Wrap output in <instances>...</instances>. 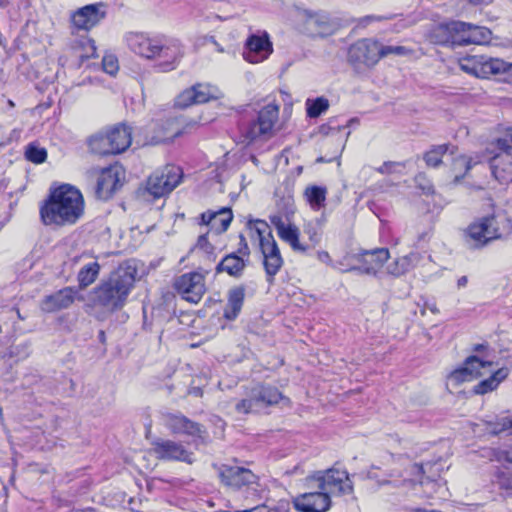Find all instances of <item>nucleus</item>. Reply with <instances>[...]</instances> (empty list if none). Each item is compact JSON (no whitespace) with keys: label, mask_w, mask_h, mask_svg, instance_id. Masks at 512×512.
Listing matches in <instances>:
<instances>
[{"label":"nucleus","mask_w":512,"mask_h":512,"mask_svg":"<svg viewBox=\"0 0 512 512\" xmlns=\"http://www.w3.org/2000/svg\"><path fill=\"white\" fill-rule=\"evenodd\" d=\"M114 154L127 150L132 143L131 127L125 124H118L107 129Z\"/></svg>","instance_id":"28"},{"label":"nucleus","mask_w":512,"mask_h":512,"mask_svg":"<svg viewBox=\"0 0 512 512\" xmlns=\"http://www.w3.org/2000/svg\"><path fill=\"white\" fill-rule=\"evenodd\" d=\"M496 145L500 150L508 151L512 147V128L506 134L497 139Z\"/></svg>","instance_id":"47"},{"label":"nucleus","mask_w":512,"mask_h":512,"mask_svg":"<svg viewBox=\"0 0 512 512\" xmlns=\"http://www.w3.org/2000/svg\"><path fill=\"white\" fill-rule=\"evenodd\" d=\"M303 22L306 32L313 37H324L333 31L328 15L322 12L304 11Z\"/></svg>","instance_id":"24"},{"label":"nucleus","mask_w":512,"mask_h":512,"mask_svg":"<svg viewBox=\"0 0 512 512\" xmlns=\"http://www.w3.org/2000/svg\"><path fill=\"white\" fill-rule=\"evenodd\" d=\"M8 106L13 108L15 106L14 102L12 100H8Z\"/></svg>","instance_id":"60"},{"label":"nucleus","mask_w":512,"mask_h":512,"mask_svg":"<svg viewBox=\"0 0 512 512\" xmlns=\"http://www.w3.org/2000/svg\"><path fill=\"white\" fill-rule=\"evenodd\" d=\"M401 166L400 163L397 162H385L382 166H380L377 171L381 174H388L395 171V167Z\"/></svg>","instance_id":"50"},{"label":"nucleus","mask_w":512,"mask_h":512,"mask_svg":"<svg viewBox=\"0 0 512 512\" xmlns=\"http://www.w3.org/2000/svg\"><path fill=\"white\" fill-rule=\"evenodd\" d=\"M88 145L93 153L99 155L114 154L107 130L91 136Z\"/></svg>","instance_id":"37"},{"label":"nucleus","mask_w":512,"mask_h":512,"mask_svg":"<svg viewBox=\"0 0 512 512\" xmlns=\"http://www.w3.org/2000/svg\"><path fill=\"white\" fill-rule=\"evenodd\" d=\"M502 80L508 83H512V63H507L503 61V66L501 67Z\"/></svg>","instance_id":"49"},{"label":"nucleus","mask_w":512,"mask_h":512,"mask_svg":"<svg viewBox=\"0 0 512 512\" xmlns=\"http://www.w3.org/2000/svg\"><path fill=\"white\" fill-rule=\"evenodd\" d=\"M497 459H498V461H505L508 463H512V450L511 451H507V450L499 451L498 455H497Z\"/></svg>","instance_id":"51"},{"label":"nucleus","mask_w":512,"mask_h":512,"mask_svg":"<svg viewBox=\"0 0 512 512\" xmlns=\"http://www.w3.org/2000/svg\"><path fill=\"white\" fill-rule=\"evenodd\" d=\"M162 424L172 433L193 438H204V427L181 413L166 412L161 415Z\"/></svg>","instance_id":"14"},{"label":"nucleus","mask_w":512,"mask_h":512,"mask_svg":"<svg viewBox=\"0 0 512 512\" xmlns=\"http://www.w3.org/2000/svg\"><path fill=\"white\" fill-rule=\"evenodd\" d=\"M493 363L481 360L478 356L468 357L463 366L455 369L448 375V383L458 386L463 382L472 381L491 372Z\"/></svg>","instance_id":"13"},{"label":"nucleus","mask_w":512,"mask_h":512,"mask_svg":"<svg viewBox=\"0 0 512 512\" xmlns=\"http://www.w3.org/2000/svg\"><path fill=\"white\" fill-rule=\"evenodd\" d=\"M450 29L458 33L459 45L485 44L490 41L491 32L486 27L476 26L465 22L452 21Z\"/></svg>","instance_id":"19"},{"label":"nucleus","mask_w":512,"mask_h":512,"mask_svg":"<svg viewBox=\"0 0 512 512\" xmlns=\"http://www.w3.org/2000/svg\"><path fill=\"white\" fill-rule=\"evenodd\" d=\"M508 376V369L507 368H499L498 370L494 371L493 374L487 378L479 382L474 387V393L483 395L488 392H491L495 390L498 385L506 379Z\"/></svg>","instance_id":"35"},{"label":"nucleus","mask_w":512,"mask_h":512,"mask_svg":"<svg viewBox=\"0 0 512 512\" xmlns=\"http://www.w3.org/2000/svg\"><path fill=\"white\" fill-rule=\"evenodd\" d=\"M456 151L457 148L449 144L436 145L424 154L423 159L427 166L436 168L442 163L444 156H453Z\"/></svg>","instance_id":"32"},{"label":"nucleus","mask_w":512,"mask_h":512,"mask_svg":"<svg viewBox=\"0 0 512 512\" xmlns=\"http://www.w3.org/2000/svg\"><path fill=\"white\" fill-rule=\"evenodd\" d=\"M102 67L107 74L115 75L119 69L117 57L112 54L105 55L102 60Z\"/></svg>","instance_id":"44"},{"label":"nucleus","mask_w":512,"mask_h":512,"mask_svg":"<svg viewBox=\"0 0 512 512\" xmlns=\"http://www.w3.org/2000/svg\"><path fill=\"white\" fill-rule=\"evenodd\" d=\"M467 282H468V280H467V277H466V276H462V277H460V278L458 279V282H457L458 287H464V286H466Z\"/></svg>","instance_id":"55"},{"label":"nucleus","mask_w":512,"mask_h":512,"mask_svg":"<svg viewBox=\"0 0 512 512\" xmlns=\"http://www.w3.org/2000/svg\"><path fill=\"white\" fill-rule=\"evenodd\" d=\"M126 42L134 53L146 59L158 60V65L163 71L174 70L184 54L183 46L175 39L131 32L126 35Z\"/></svg>","instance_id":"2"},{"label":"nucleus","mask_w":512,"mask_h":512,"mask_svg":"<svg viewBox=\"0 0 512 512\" xmlns=\"http://www.w3.org/2000/svg\"><path fill=\"white\" fill-rule=\"evenodd\" d=\"M311 240H314L315 242L318 241V239L314 238V237H311Z\"/></svg>","instance_id":"61"},{"label":"nucleus","mask_w":512,"mask_h":512,"mask_svg":"<svg viewBox=\"0 0 512 512\" xmlns=\"http://www.w3.org/2000/svg\"><path fill=\"white\" fill-rule=\"evenodd\" d=\"M251 238L258 240L259 248L263 257V266L266 279L273 284L275 275L284 264L278 244L272 234L267 222L263 220H250L247 224Z\"/></svg>","instance_id":"4"},{"label":"nucleus","mask_w":512,"mask_h":512,"mask_svg":"<svg viewBox=\"0 0 512 512\" xmlns=\"http://www.w3.org/2000/svg\"><path fill=\"white\" fill-rule=\"evenodd\" d=\"M192 90L194 93V98H195L196 104L205 103L213 97V94L211 93V89L207 85L197 84V85L192 86Z\"/></svg>","instance_id":"41"},{"label":"nucleus","mask_w":512,"mask_h":512,"mask_svg":"<svg viewBox=\"0 0 512 512\" xmlns=\"http://www.w3.org/2000/svg\"><path fill=\"white\" fill-rule=\"evenodd\" d=\"M273 52V46L268 34L262 36L252 35L246 41V48L243 57L249 63H260L266 60Z\"/></svg>","instance_id":"20"},{"label":"nucleus","mask_w":512,"mask_h":512,"mask_svg":"<svg viewBox=\"0 0 512 512\" xmlns=\"http://www.w3.org/2000/svg\"><path fill=\"white\" fill-rule=\"evenodd\" d=\"M317 258L319 261L323 262V263H326L328 265H332V260H331V257L329 255V253L327 251H319L317 253Z\"/></svg>","instance_id":"52"},{"label":"nucleus","mask_w":512,"mask_h":512,"mask_svg":"<svg viewBox=\"0 0 512 512\" xmlns=\"http://www.w3.org/2000/svg\"><path fill=\"white\" fill-rule=\"evenodd\" d=\"M212 41L215 44L217 51L222 53L224 49L214 39H212Z\"/></svg>","instance_id":"59"},{"label":"nucleus","mask_w":512,"mask_h":512,"mask_svg":"<svg viewBox=\"0 0 512 512\" xmlns=\"http://www.w3.org/2000/svg\"><path fill=\"white\" fill-rule=\"evenodd\" d=\"M412 470L417 472L418 474H421L422 473V467L418 464H414L411 466Z\"/></svg>","instance_id":"56"},{"label":"nucleus","mask_w":512,"mask_h":512,"mask_svg":"<svg viewBox=\"0 0 512 512\" xmlns=\"http://www.w3.org/2000/svg\"><path fill=\"white\" fill-rule=\"evenodd\" d=\"M245 297L243 287H235L228 292V301L224 309V317L234 320L240 313Z\"/></svg>","instance_id":"30"},{"label":"nucleus","mask_w":512,"mask_h":512,"mask_svg":"<svg viewBox=\"0 0 512 512\" xmlns=\"http://www.w3.org/2000/svg\"><path fill=\"white\" fill-rule=\"evenodd\" d=\"M100 272V265L94 261L83 266L77 276L79 287L84 289L95 282Z\"/></svg>","instance_id":"38"},{"label":"nucleus","mask_w":512,"mask_h":512,"mask_svg":"<svg viewBox=\"0 0 512 512\" xmlns=\"http://www.w3.org/2000/svg\"><path fill=\"white\" fill-rule=\"evenodd\" d=\"M219 477L224 485L232 488H240L256 481V476L251 470L239 466H220Z\"/></svg>","instance_id":"22"},{"label":"nucleus","mask_w":512,"mask_h":512,"mask_svg":"<svg viewBox=\"0 0 512 512\" xmlns=\"http://www.w3.org/2000/svg\"><path fill=\"white\" fill-rule=\"evenodd\" d=\"M151 452L159 460L180 461L188 464L194 461L193 453L187 450L182 443L169 439L154 440Z\"/></svg>","instance_id":"15"},{"label":"nucleus","mask_w":512,"mask_h":512,"mask_svg":"<svg viewBox=\"0 0 512 512\" xmlns=\"http://www.w3.org/2000/svg\"><path fill=\"white\" fill-rule=\"evenodd\" d=\"M415 181L419 188L425 193L430 194L433 192V186L430 184V182L426 179V177L423 174H419L416 176Z\"/></svg>","instance_id":"48"},{"label":"nucleus","mask_w":512,"mask_h":512,"mask_svg":"<svg viewBox=\"0 0 512 512\" xmlns=\"http://www.w3.org/2000/svg\"><path fill=\"white\" fill-rule=\"evenodd\" d=\"M96 178V196L99 199L107 200L122 185L124 170L120 165H110L105 168H94L90 171Z\"/></svg>","instance_id":"10"},{"label":"nucleus","mask_w":512,"mask_h":512,"mask_svg":"<svg viewBox=\"0 0 512 512\" xmlns=\"http://www.w3.org/2000/svg\"><path fill=\"white\" fill-rule=\"evenodd\" d=\"M246 264L245 261L236 254H229L217 265V272H226L230 276H241Z\"/></svg>","instance_id":"34"},{"label":"nucleus","mask_w":512,"mask_h":512,"mask_svg":"<svg viewBox=\"0 0 512 512\" xmlns=\"http://www.w3.org/2000/svg\"><path fill=\"white\" fill-rule=\"evenodd\" d=\"M307 116L310 118H317L322 113L326 112L329 108V101L325 97H318L316 99H307L306 103Z\"/></svg>","instance_id":"39"},{"label":"nucleus","mask_w":512,"mask_h":512,"mask_svg":"<svg viewBox=\"0 0 512 512\" xmlns=\"http://www.w3.org/2000/svg\"><path fill=\"white\" fill-rule=\"evenodd\" d=\"M294 508L299 512H327L332 505L328 493L319 488H307V491L292 499Z\"/></svg>","instance_id":"16"},{"label":"nucleus","mask_w":512,"mask_h":512,"mask_svg":"<svg viewBox=\"0 0 512 512\" xmlns=\"http://www.w3.org/2000/svg\"><path fill=\"white\" fill-rule=\"evenodd\" d=\"M425 309H429L434 314L438 313V309L435 303H425Z\"/></svg>","instance_id":"54"},{"label":"nucleus","mask_w":512,"mask_h":512,"mask_svg":"<svg viewBox=\"0 0 512 512\" xmlns=\"http://www.w3.org/2000/svg\"><path fill=\"white\" fill-rule=\"evenodd\" d=\"M182 175L180 167L167 165L148 178L146 190L154 198L163 197L180 184Z\"/></svg>","instance_id":"9"},{"label":"nucleus","mask_w":512,"mask_h":512,"mask_svg":"<svg viewBox=\"0 0 512 512\" xmlns=\"http://www.w3.org/2000/svg\"><path fill=\"white\" fill-rule=\"evenodd\" d=\"M303 197L313 211H320L326 205L327 188L325 186L308 185L303 191Z\"/></svg>","instance_id":"29"},{"label":"nucleus","mask_w":512,"mask_h":512,"mask_svg":"<svg viewBox=\"0 0 512 512\" xmlns=\"http://www.w3.org/2000/svg\"><path fill=\"white\" fill-rule=\"evenodd\" d=\"M232 219V211L229 208H222L218 211H206L201 214V223L208 226L210 231L215 234L225 232Z\"/></svg>","instance_id":"26"},{"label":"nucleus","mask_w":512,"mask_h":512,"mask_svg":"<svg viewBox=\"0 0 512 512\" xmlns=\"http://www.w3.org/2000/svg\"><path fill=\"white\" fill-rule=\"evenodd\" d=\"M484 349H486V345H484V344H478L474 347V351H476V352H480Z\"/></svg>","instance_id":"57"},{"label":"nucleus","mask_w":512,"mask_h":512,"mask_svg":"<svg viewBox=\"0 0 512 512\" xmlns=\"http://www.w3.org/2000/svg\"><path fill=\"white\" fill-rule=\"evenodd\" d=\"M419 260L418 254L410 253L408 255L396 258L386 266L385 272L393 277H400L406 274Z\"/></svg>","instance_id":"31"},{"label":"nucleus","mask_w":512,"mask_h":512,"mask_svg":"<svg viewBox=\"0 0 512 512\" xmlns=\"http://www.w3.org/2000/svg\"><path fill=\"white\" fill-rule=\"evenodd\" d=\"M281 400L285 398L277 388L258 384L250 389L246 398L236 403L235 410L239 414L257 413Z\"/></svg>","instance_id":"8"},{"label":"nucleus","mask_w":512,"mask_h":512,"mask_svg":"<svg viewBox=\"0 0 512 512\" xmlns=\"http://www.w3.org/2000/svg\"><path fill=\"white\" fill-rule=\"evenodd\" d=\"M459 66L464 72L478 78H488L500 75L503 60L485 55H470L459 60Z\"/></svg>","instance_id":"11"},{"label":"nucleus","mask_w":512,"mask_h":512,"mask_svg":"<svg viewBox=\"0 0 512 512\" xmlns=\"http://www.w3.org/2000/svg\"><path fill=\"white\" fill-rule=\"evenodd\" d=\"M137 268L132 261L123 262L110 273L107 279L93 291L95 305L106 311L114 312L124 307L128 296L134 288Z\"/></svg>","instance_id":"1"},{"label":"nucleus","mask_w":512,"mask_h":512,"mask_svg":"<svg viewBox=\"0 0 512 512\" xmlns=\"http://www.w3.org/2000/svg\"><path fill=\"white\" fill-rule=\"evenodd\" d=\"M380 43L373 39H360L349 47L348 60L355 66L373 67L382 58Z\"/></svg>","instance_id":"12"},{"label":"nucleus","mask_w":512,"mask_h":512,"mask_svg":"<svg viewBox=\"0 0 512 512\" xmlns=\"http://www.w3.org/2000/svg\"><path fill=\"white\" fill-rule=\"evenodd\" d=\"M173 124H174V122H172V121L167 122V124H166L167 127H163L161 129V133H159L158 135H156L152 138V142L157 144V143L165 142L168 140H172L175 137L179 136L180 131L178 129L175 131L170 129V127L173 126Z\"/></svg>","instance_id":"42"},{"label":"nucleus","mask_w":512,"mask_h":512,"mask_svg":"<svg viewBox=\"0 0 512 512\" xmlns=\"http://www.w3.org/2000/svg\"><path fill=\"white\" fill-rule=\"evenodd\" d=\"M205 241H206V236L205 235H201L198 238V245L202 246Z\"/></svg>","instance_id":"58"},{"label":"nucleus","mask_w":512,"mask_h":512,"mask_svg":"<svg viewBox=\"0 0 512 512\" xmlns=\"http://www.w3.org/2000/svg\"><path fill=\"white\" fill-rule=\"evenodd\" d=\"M389 257L390 253L386 248L365 250L358 255V261L361 263V266L351 268L350 270H358L368 275H376Z\"/></svg>","instance_id":"21"},{"label":"nucleus","mask_w":512,"mask_h":512,"mask_svg":"<svg viewBox=\"0 0 512 512\" xmlns=\"http://www.w3.org/2000/svg\"><path fill=\"white\" fill-rule=\"evenodd\" d=\"M470 3H476L475 0H468Z\"/></svg>","instance_id":"62"},{"label":"nucleus","mask_w":512,"mask_h":512,"mask_svg":"<svg viewBox=\"0 0 512 512\" xmlns=\"http://www.w3.org/2000/svg\"><path fill=\"white\" fill-rule=\"evenodd\" d=\"M270 220L276 228L278 236L289 244L293 251L305 252L307 250V247L299 240L300 230L296 225L286 222L281 216L277 215L272 216Z\"/></svg>","instance_id":"23"},{"label":"nucleus","mask_w":512,"mask_h":512,"mask_svg":"<svg viewBox=\"0 0 512 512\" xmlns=\"http://www.w3.org/2000/svg\"><path fill=\"white\" fill-rule=\"evenodd\" d=\"M177 106L186 108L196 104L192 87L184 90L176 99Z\"/></svg>","instance_id":"45"},{"label":"nucleus","mask_w":512,"mask_h":512,"mask_svg":"<svg viewBox=\"0 0 512 512\" xmlns=\"http://www.w3.org/2000/svg\"><path fill=\"white\" fill-rule=\"evenodd\" d=\"M450 157L452 160L451 174L455 183H458L461 179H463L468 171L472 168L473 164L478 162H473L471 157L463 154L456 155L455 153Z\"/></svg>","instance_id":"33"},{"label":"nucleus","mask_w":512,"mask_h":512,"mask_svg":"<svg viewBox=\"0 0 512 512\" xmlns=\"http://www.w3.org/2000/svg\"><path fill=\"white\" fill-rule=\"evenodd\" d=\"M491 170L495 179L501 184L512 183V154L501 150L491 159Z\"/></svg>","instance_id":"27"},{"label":"nucleus","mask_w":512,"mask_h":512,"mask_svg":"<svg viewBox=\"0 0 512 512\" xmlns=\"http://www.w3.org/2000/svg\"><path fill=\"white\" fill-rule=\"evenodd\" d=\"M237 512H279V511H277L275 509H270L267 506L262 505V506L254 507L252 509L242 510V511H237Z\"/></svg>","instance_id":"53"},{"label":"nucleus","mask_w":512,"mask_h":512,"mask_svg":"<svg viewBox=\"0 0 512 512\" xmlns=\"http://www.w3.org/2000/svg\"><path fill=\"white\" fill-rule=\"evenodd\" d=\"M27 160L35 164L43 163L47 158V151L45 148L39 147L35 144H29L25 151Z\"/></svg>","instance_id":"40"},{"label":"nucleus","mask_w":512,"mask_h":512,"mask_svg":"<svg viewBox=\"0 0 512 512\" xmlns=\"http://www.w3.org/2000/svg\"><path fill=\"white\" fill-rule=\"evenodd\" d=\"M278 121L279 106L274 103L264 106L243 133L247 144L272 138L277 131Z\"/></svg>","instance_id":"7"},{"label":"nucleus","mask_w":512,"mask_h":512,"mask_svg":"<svg viewBox=\"0 0 512 512\" xmlns=\"http://www.w3.org/2000/svg\"><path fill=\"white\" fill-rule=\"evenodd\" d=\"M83 211L84 200L80 191L70 185H62L51 193L40 214L44 224L63 226L74 224Z\"/></svg>","instance_id":"3"},{"label":"nucleus","mask_w":512,"mask_h":512,"mask_svg":"<svg viewBox=\"0 0 512 512\" xmlns=\"http://www.w3.org/2000/svg\"><path fill=\"white\" fill-rule=\"evenodd\" d=\"M451 22L438 25L431 33V41L436 44L459 45L458 33L450 29Z\"/></svg>","instance_id":"36"},{"label":"nucleus","mask_w":512,"mask_h":512,"mask_svg":"<svg viewBox=\"0 0 512 512\" xmlns=\"http://www.w3.org/2000/svg\"><path fill=\"white\" fill-rule=\"evenodd\" d=\"M511 233L512 220L506 213L497 212L472 222L466 230V238L473 247L479 248Z\"/></svg>","instance_id":"5"},{"label":"nucleus","mask_w":512,"mask_h":512,"mask_svg":"<svg viewBox=\"0 0 512 512\" xmlns=\"http://www.w3.org/2000/svg\"><path fill=\"white\" fill-rule=\"evenodd\" d=\"M380 50L382 57H385L389 54H395L399 56L410 54V50L404 46H383L380 43Z\"/></svg>","instance_id":"46"},{"label":"nucleus","mask_w":512,"mask_h":512,"mask_svg":"<svg viewBox=\"0 0 512 512\" xmlns=\"http://www.w3.org/2000/svg\"><path fill=\"white\" fill-rule=\"evenodd\" d=\"M174 287L184 300L195 304L202 299L206 291L204 276L198 272L181 275L176 279Z\"/></svg>","instance_id":"17"},{"label":"nucleus","mask_w":512,"mask_h":512,"mask_svg":"<svg viewBox=\"0 0 512 512\" xmlns=\"http://www.w3.org/2000/svg\"><path fill=\"white\" fill-rule=\"evenodd\" d=\"M306 488H319L332 495L343 496L353 493V483L346 470L330 468L319 471L305 479Z\"/></svg>","instance_id":"6"},{"label":"nucleus","mask_w":512,"mask_h":512,"mask_svg":"<svg viewBox=\"0 0 512 512\" xmlns=\"http://www.w3.org/2000/svg\"><path fill=\"white\" fill-rule=\"evenodd\" d=\"M76 290L72 287H65L51 295L46 296L40 304L42 311L53 313L70 307L75 300Z\"/></svg>","instance_id":"25"},{"label":"nucleus","mask_w":512,"mask_h":512,"mask_svg":"<svg viewBox=\"0 0 512 512\" xmlns=\"http://www.w3.org/2000/svg\"><path fill=\"white\" fill-rule=\"evenodd\" d=\"M512 428V419L508 416L497 419L488 424V429L492 434H499Z\"/></svg>","instance_id":"43"},{"label":"nucleus","mask_w":512,"mask_h":512,"mask_svg":"<svg viewBox=\"0 0 512 512\" xmlns=\"http://www.w3.org/2000/svg\"><path fill=\"white\" fill-rule=\"evenodd\" d=\"M106 8L103 2L83 6L72 14V23L77 29L88 31L106 17Z\"/></svg>","instance_id":"18"}]
</instances>
